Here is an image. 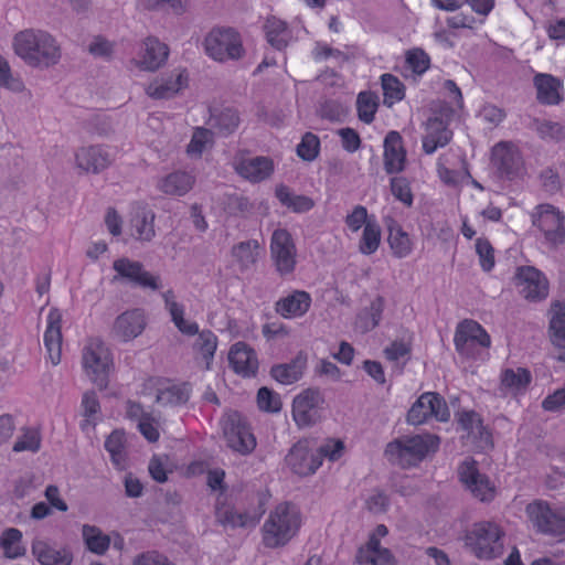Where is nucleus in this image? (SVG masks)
Masks as SVG:
<instances>
[{
  "instance_id": "nucleus-50",
  "label": "nucleus",
  "mask_w": 565,
  "mask_h": 565,
  "mask_svg": "<svg viewBox=\"0 0 565 565\" xmlns=\"http://www.w3.org/2000/svg\"><path fill=\"white\" fill-rule=\"evenodd\" d=\"M379 107V98L372 92H361L356 98L358 117L365 124H371L375 118Z\"/></svg>"
},
{
  "instance_id": "nucleus-8",
  "label": "nucleus",
  "mask_w": 565,
  "mask_h": 565,
  "mask_svg": "<svg viewBox=\"0 0 565 565\" xmlns=\"http://www.w3.org/2000/svg\"><path fill=\"white\" fill-rule=\"evenodd\" d=\"M532 224L544 236L546 244L557 247L565 243V216L554 205L539 204L531 214Z\"/></svg>"
},
{
  "instance_id": "nucleus-9",
  "label": "nucleus",
  "mask_w": 565,
  "mask_h": 565,
  "mask_svg": "<svg viewBox=\"0 0 565 565\" xmlns=\"http://www.w3.org/2000/svg\"><path fill=\"white\" fill-rule=\"evenodd\" d=\"M222 429L227 446L242 455L250 454L256 447V439L244 416L232 411L226 413L222 420Z\"/></svg>"
},
{
  "instance_id": "nucleus-21",
  "label": "nucleus",
  "mask_w": 565,
  "mask_h": 565,
  "mask_svg": "<svg viewBox=\"0 0 565 565\" xmlns=\"http://www.w3.org/2000/svg\"><path fill=\"white\" fill-rule=\"evenodd\" d=\"M228 362L234 372L243 377L255 376L258 371V359L255 350L243 341L231 347Z\"/></svg>"
},
{
  "instance_id": "nucleus-3",
  "label": "nucleus",
  "mask_w": 565,
  "mask_h": 565,
  "mask_svg": "<svg viewBox=\"0 0 565 565\" xmlns=\"http://www.w3.org/2000/svg\"><path fill=\"white\" fill-rule=\"evenodd\" d=\"M301 514L290 502H282L269 512L263 525V543L276 548L286 545L299 531Z\"/></svg>"
},
{
  "instance_id": "nucleus-11",
  "label": "nucleus",
  "mask_w": 565,
  "mask_h": 565,
  "mask_svg": "<svg viewBox=\"0 0 565 565\" xmlns=\"http://www.w3.org/2000/svg\"><path fill=\"white\" fill-rule=\"evenodd\" d=\"M431 417H435L438 422H448L450 411L440 394L426 392L412 405L406 419L408 424L417 426L426 423Z\"/></svg>"
},
{
  "instance_id": "nucleus-53",
  "label": "nucleus",
  "mask_w": 565,
  "mask_h": 565,
  "mask_svg": "<svg viewBox=\"0 0 565 565\" xmlns=\"http://www.w3.org/2000/svg\"><path fill=\"white\" fill-rule=\"evenodd\" d=\"M147 10L180 15L185 12L188 0H142Z\"/></svg>"
},
{
  "instance_id": "nucleus-12",
  "label": "nucleus",
  "mask_w": 565,
  "mask_h": 565,
  "mask_svg": "<svg viewBox=\"0 0 565 565\" xmlns=\"http://www.w3.org/2000/svg\"><path fill=\"white\" fill-rule=\"evenodd\" d=\"M513 284L519 294L531 302L547 298L550 282L546 276L534 266H519L513 275Z\"/></svg>"
},
{
  "instance_id": "nucleus-29",
  "label": "nucleus",
  "mask_w": 565,
  "mask_h": 565,
  "mask_svg": "<svg viewBox=\"0 0 565 565\" xmlns=\"http://www.w3.org/2000/svg\"><path fill=\"white\" fill-rule=\"evenodd\" d=\"M550 332L554 345L559 349L557 359L565 363V299L551 306Z\"/></svg>"
},
{
  "instance_id": "nucleus-52",
  "label": "nucleus",
  "mask_w": 565,
  "mask_h": 565,
  "mask_svg": "<svg viewBox=\"0 0 565 565\" xmlns=\"http://www.w3.org/2000/svg\"><path fill=\"white\" fill-rule=\"evenodd\" d=\"M198 334L195 347L205 360L206 369H210L217 348V337L211 330L199 331Z\"/></svg>"
},
{
  "instance_id": "nucleus-51",
  "label": "nucleus",
  "mask_w": 565,
  "mask_h": 565,
  "mask_svg": "<svg viewBox=\"0 0 565 565\" xmlns=\"http://www.w3.org/2000/svg\"><path fill=\"white\" fill-rule=\"evenodd\" d=\"M458 424L461 429L468 433V435L479 436L481 439L484 435H489L486 427L482 424V419L475 411H462L457 414Z\"/></svg>"
},
{
  "instance_id": "nucleus-19",
  "label": "nucleus",
  "mask_w": 565,
  "mask_h": 565,
  "mask_svg": "<svg viewBox=\"0 0 565 565\" xmlns=\"http://www.w3.org/2000/svg\"><path fill=\"white\" fill-rule=\"evenodd\" d=\"M188 85L185 71L175 70L170 74L157 77L145 88L146 94L153 99H169Z\"/></svg>"
},
{
  "instance_id": "nucleus-46",
  "label": "nucleus",
  "mask_w": 565,
  "mask_h": 565,
  "mask_svg": "<svg viewBox=\"0 0 565 565\" xmlns=\"http://www.w3.org/2000/svg\"><path fill=\"white\" fill-rule=\"evenodd\" d=\"M259 244L256 239L241 242L233 246L232 255L238 263L241 269H248L257 262Z\"/></svg>"
},
{
  "instance_id": "nucleus-55",
  "label": "nucleus",
  "mask_w": 565,
  "mask_h": 565,
  "mask_svg": "<svg viewBox=\"0 0 565 565\" xmlns=\"http://www.w3.org/2000/svg\"><path fill=\"white\" fill-rule=\"evenodd\" d=\"M320 150V140L312 132H306L297 146V154L305 161H313Z\"/></svg>"
},
{
  "instance_id": "nucleus-42",
  "label": "nucleus",
  "mask_w": 565,
  "mask_h": 565,
  "mask_svg": "<svg viewBox=\"0 0 565 565\" xmlns=\"http://www.w3.org/2000/svg\"><path fill=\"white\" fill-rule=\"evenodd\" d=\"M268 43L276 50H284L290 38L287 23L276 17H270L264 25Z\"/></svg>"
},
{
  "instance_id": "nucleus-5",
  "label": "nucleus",
  "mask_w": 565,
  "mask_h": 565,
  "mask_svg": "<svg viewBox=\"0 0 565 565\" xmlns=\"http://www.w3.org/2000/svg\"><path fill=\"white\" fill-rule=\"evenodd\" d=\"M205 53L216 62L225 63L244 57L241 34L232 28H214L204 40Z\"/></svg>"
},
{
  "instance_id": "nucleus-32",
  "label": "nucleus",
  "mask_w": 565,
  "mask_h": 565,
  "mask_svg": "<svg viewBox=\"0 0 565 565\" xmlns=\"http://www.w3.org/2000/svg\"><path fill=\"white\" fill-rule=\"evenodd\" d=\"M306 366L307 356L299 352L290 362L271 366L270 375L278 383L289 385L302 377Z\"/></svg>"
},
{
  "instance_id": "nucleus-56",
  "label": "nucleus",
  "mask_w": 565,
  "mask_h": 565,
  "mask_svg": "<svg viewBox=\"0 0 565 565\" xmlns=\"http://www.w3.org/2000/svg\"><path fill=\"white\" fill-rule=\"evenodd\" d=\"M41 447V436L36 429L25 428L22 436H20L13 445V451H31L36 452Z\"/></svg>"
},
{
  "instance_id": "nucleus-4",
  "label": "nucleus",
  "mask_w": 565,
  "mask_h": 565,
  "mask_svg": "<svg viewBox=\"0 0 565 565\" xmlns=\"http://www.w3.org/2000/svg\"><path fill=\"white\" fill-rule=\"evenodd\" d=\"M503 532L493 522L476 523L466 535V545L480 559L499 557L503 552Z\"/></svg>"
},
{
  "instance_id": "nucleus-25",
  "label": "nucleus",
  "mask_w": 565,
  "mask_h": 565,
  "mask_svg": "<svg viewBox=\"0 0 565 565\" xmlns=\"http://www.w3.org/2000/svg\"><path fill=\"white\" fill-rule=\"evenodd\" d=\"M76 167L86 173H99L109 167V153L99 146L82 147L75 153Z\"/></svg>"
},
{
  "instance_id": "nucleus-41",
  "label": "nucleus",
  "mask_w": 565,
  "mask_h": 565,
  "mask_svg": "<svg viewBox=\"0 0 565 565\" xmlns=\"http://www.w3.org/2000/svg\"><path fill=\"white\" fill-rule=\"evenodd\" d=\"M191 394V386L188 383L172 384L160 388L156 402L162 406H180L185 404Z\"/></svg>"
},
{
  "instance_id": "nucleus-43",
  "label": "nucleus",
  "mask_w": 565,
  "mask_h": 565,
  "mask_svg": "<svg viewBox=\"0 0 565 565\" xmlns=\"http://www.w3.org/2000/svg\"><path fill=\"white\" fill-rule=\"evenodd\" d=\"M105 449L110 456L113 465L122 470L127 462L126 438L121 430H114L105 440Z\"/></svg>"
},
{
  "instance_id": "nucleus-49",
  "label": "nucleus",
  "mask_w": 565,
  "mask_h": 565,
  "mask_svg": "<svg viewBox=\"0 0 565 565\" xmlns=\"http://www.w3.org/2000/svg\"><path fill=\"white\" fill-rule=\"evenodd\" d=\"M22 532L15 527L7 529L0 536V547L3 548L8 558H17L25 553V548L20 545Z\"/></svg>"
},
{
  "instance_id": "nucleus-58",
  "label": "nucleus",
  "mask_w": 565,
  "mask_h": 565,
  "mask_svg": "<svg viewBox=\"0 0 565 565\" xmlns=\"http://www.w3.org/2000/svg\"><path fill=\"white\" fill-rule=\"evenodd\" d=\"M406 63L417 75L424 74L430 66L428 54L422 49H412L406 53Z\"/></svg>"
},
{
  "instance_id": "nucleus-40",
  "label": "nucleus",
  "mask_w": 565,
  "mask_h": 565,
  "mask_svg": "<svg viewBox=\"0 0 565 565\" xmlns=\"http://www.w3.org/2000/svg\"><path fill=\"white\" fill-rule=\"evenodd\" d=\"M241 119L236 109L225 108L210 118V126L221 137L232 135L239 126Z\"/></svg>"
},
{
  "instance_id": "nucleus-24",
  "label": "nucleus",
  "mask_w": 565,
  "mask_h": 565,
  "mask_svg": "<svg viewBox=\"0 0 565 565\" xmlns=\"http://www.w3.org/2000/svg\"><path fill=\"white\" fill-rule=\"evenodd\" d=\"M47 326L44 332V345L47 350L51 362L57 365L62 354V312L52 308L47 315Z\"/></svg>"
},
{
  "instance_id": "nucleus-16",
  "label": "nucleus",
  "mask_w": 565,
  "mask_h": 565,
  "mask_svg": "<svg viewBox=\"0 0 565 565\" xmlns=\"http://www.w3.org/2000/svg\"><path fill=\"white\" fill-rule=\"evenodd\" d=\"M113 268L118 276L128 280L134 286L151 290H158L161 287L160 276L146 270L140 262L119 258L114 262Z\"/></svg>"
},
{
  "instance_id": "nucleus-33",
  "label": "nucleus",
  "mask_w": 565,
  "mask_h": 565,
  "mask_svg": "<svg viewBox=\"0 0 565 565\" xmlns=\"http://www.w3.org/2000/svg\"><path fill=\"white\" fill-rule=\"evenodd\" d=\"M169 49L156 38H147L140 55L139 65L147 71L158 70L168 58Z\"/></svg>"
},
{
  "instance_id": "nucleus-64",
  "label": "nucleus",
  "mask_w": 565,
  "mask_h": 565,
  "mask_svg": "<svg viewBox=\"0 0 565 565\" xmlns=\"http://www.w3.org/2000/svg\"><path fill=\"white\" fill-rule=\"evenodd\" d=\"M369 221L371 220L367 217V210L363 205H355L353 211L345 217V224L352 232H358Z\"/></svg>"
},
{
  "instance_id": "nucleus-48",
  "label": "nucleus",
  "mask_w": 565,
  "mask_h": 565,
  "mask_svg": "<svg viewBox=\"0 0 565 565\" xmlns=\"http://www.w3.org/2000/svg\"><path fill=\"white\" fill-rule=\"evenodd\" d=\"M384 99L383 103L387 107H392L395 103L402 100L405 96V87L403 83L392 74H383L381 76Z\"/></svg>"
},
{
  "instance_id": "nucleus-54",
  "label": "nucleus",
  "mask_w": 565,
  "mask_h": 565,
  "mask_svg": "<svg viewBox=\"0 0 565 565\" xmlns=\"http://www.w3.org/2000/svg\"><path fill=\"white\" fill-rule=\"evenodd\" d=\"M257 405L260 411L267 413H278L282 407L280 395L266 386L257 392Z\"/></svg>"
},
{
  "instance_id": "nucleus-62",
  "label": "nucleus",
  "mask_w": 565,
  "mask_h": 565,
  "mask_svg": "<svg viewBox=\"0 0 565 565\" xmlns=\"http://www.w3.org/2000/svg\"><path fill=\"white\" fill-rule=\"evenodd\" d=\"M215 132L213 129L196 128L193 132L192 139L188 146V152L202 153L205 146L212 141V137Z\"/></svg>"
},
{
  "instance_id": "nucleus-60",
  "label": "nucleus",
  "mask_w": 565,
  "mask_h": 565,
  "mask_svg": "<svg viewBox=\"0 0 565 565\" xmlns=\"http://www.w3.org/2000/svg\"><path fill=\"white\" fill-rule=\"evenodd\" d=\"M82 408L85 422L95 425L96 416L100 412V405L94 391H88L83 394Z\"/></svg>"
},
{
  "instance_id": "nucleus-13",
  "label": "nucleus",
  "mask_w": 565,
  "mask_h": 565,
  "mask_svg": "<svg viewBox=\"0 0 565 565\" xmlns=\"http://www.w3.org/2000/svg\"><path fill=\"white\" fill-rule=\"evenodd\" d=\"M324 397L318 388H307L292 402V418L298 427L305 428L317 424L321 418Z\"/></svg>"
},
{
  "instance_id": "nucleus-61",
  "label": "nucleus",
  "mask_w": 565,
  "mask_h": 565,
  "mask_svg": "<svg viewBox=\"0 0 565 565\" xmlns=\"http://www.w3.org/2000/svg\"><path fill=\"white\" fill-rule=\"evenodd\" d=\"M476 252L480 259V266L484 271H490L494 267V249L486 238L476 241Z\"/></svg>"
},
{
  "instance_id": "nucleus-36",
  "label": "nucleus",
  "mask_w": 565,
  "mask_h": 565,
  "mask_svg": "<svg viewBox=\"0 0 565 565\" xmlns=\"http://www.w3.org/2000/svg\"><path fill=\"white\" fill-rule=\"evenodd\" d=\"M412 343L411 341L394 340L384 348L383 354L385 359L393 364V372L398 375L404 372L406 364L412 358Z\"/></svg>"
},
{
  "instance_id": "nucleus-18",
  "label": "nucleus",
  "mask_w": 565,
  "mask_h": 565,
  "mask_svg": "<svg viewBox=\"0 0 565 565\" xmlns=\"http://www.w3.org/2000/svg\"><path fill=\"white\" fill-rule=\"evenodd\" d=\"M458 476L473 497L480 501L487 502L493 499L494 488L489 478L479 472L475 460H465L458 468Z\"/></svg>"
},
{
  "instance_id": "nucleus-7",
  "label": "nucleus",
  "mask_w": 565,
  "mask_h": 565,
  "mask_svg": "<svg viewBox=\"0 0 565 565\" xmlns=\"http://www.w3.org/2000/svg\"><path fill=\"white\" fill-rule=\"evenodd\" d=\"M525 514L533 529L550 536L565 535V513L542 499L534 500L525 507Z\"/></svg>"
},
{
  "instance_id": "nucleus-1",
  "label": "nucleus",
  "mask_w": 565,
  "mask_h": 565,
  "mask_svg": "<svg viewBox=\"0 0 565 565\" xmlns=\"http://www.w3.org/2000/svg\"><path fill=\"white\" fill-rule=\"evenodd\" d=\"M14 54L23 63L38 70H49L62 58V47L57 39L43 29H24L12 39Z\"/></svg>"
},
{
  "instance_id": "nucleus-35",
  "label": "nucleus",
  "mask_w": 565,
  "mask_h": 565,
  "mask_svg": "<svg viewBox=\"0 0 565 565\" xmlns=\"http://www.w3.org/2000/svg\"><path fill=\"white\" fill-rule=\"evenodd\" d=\"M493 162L501 174L511 179L520 169L521 157L504 142H500L493 149Z\"/></svg>"
},
{
  "instance_id": "nucleus-6",
  "label": "nucleus",
  "mask_w": 565,
  "mask_h": 565,
  "mask_svg": "<svg viewBox=\"0 0 565 565\" xmlns=\"http://www.w3.org/2000/svg\"><path fill=\"white\" fill-rule=\"evenodd\" d=\"M83 366L90 381L100 390L108 386L114 369L113 354L99 339H92L83 349Z\"/></svg>"
},
{
  "instance_id": "nucleus-26",
  "label": "nucleus",
  "mask_w": 565,
  "mask_h": 565,
  "mask_svg": "<svg viewBox=\"0 0 565 565\" xmlns=\"http://www.w3.org/2000/svg\"><path fill=\"white\" fill-rule=\"evenodd\" d=\"M236 172L250 182H262L274 172V162L268 157H254L239 160L235 166Z\"/></svg>"
},
{
  "instance_id": "nucleus-23",
  "label": "nucleus",
  "mask_w": 565,
  "mask_h": 565,
  "mask_svg": "<svg viewBox=\"0 0 565 565\" xmlns=\"http://www.w3.org/2000/svg\"><path fill=\"white\" fill-rule=\"evenodd\" d=\"M312 299L305 290H294L286 297L275 302V311L285 319H294L305 316L310 309Z\"/></svg>"
},
{
  "instance_id": "nucleus-39",
  "label": "nucleus",
  "mask_w": 565,
  "mask_h": 565,
  "mask_svg": "<svg viewBox=\"0 0 565 565\" xmlns=\"http://www.w3.org/2000/svg\"><path fill=\"white\" fill-rule=\"evenodd\" d=\"M278 201L295 213L310 211L315 202L311 198L294 193L287 185L280 184L275 191Z\"/></svg>"
},
{
  "instance_id": "nucleus-10",
  "label": "nucleus",
  "mask_w": 565,
  "mask_h": 565,
  "mask_svg": "<svg viewBox=\"0 0 565 565\" xmlns=\"http://www.w3.org/2000/svg\"><path fill=\"white\" fill-rule=\"evenodd\" d=\"M270 259L279 276L291 275L297 265V247L286 228H276L270 237Z\"/></svg>"
},
{
  "instance_id": "nucleus-17",
  "label": "nucleus",
  "mask_w": 565,
  "mask_h": 565,
  "mask_svg": "<svg viewBox=\"0 0 565 565\" xmlns=\"http://www.w3.org/2000/svg\"><path fill=\"white\" fill-rule=\"evenodd\" d=\"M285 461L294 473L309 476L321 466V456L316 455V450L310 447V441L303 439L290 448Z\"/></svg>"
},
{
  "instance_id": "nucleus-30",
  "label": "nucleus",
  "mask_w": 565,
  "mask_h": 565,
  "mask_svg": "<svg viewBox=\"0 0 565 565\" xmlns=\"http://www.w3.org/2000/svg\"><path fill=\"white\" fill-rule=\"evenodd\" d=\"M32 554L41 565H71L73 562V554L67 547L56 550L41 540L32 543Z\"/></svg>"
},
{
  "instance_id": "nucleus-37",
  "label": "nucleus",
  "mask_w": 565,
  "mask_h": 565,
  "mask_svg": "<svg viewBox=\"0 0 565 565\" xmlns=\"http://www.w3.org/2000/svg\"><path fill=\"white\" fill-rule=\"evenodd\" d=\"M383 310L384 299L379 296L371 301L369 307L358 313L354 322L355 329L361 333H367L375 329L382 319Z\"/></svg>"
},
{
  "instance_id": "nucleus-38",
  "label": "nucleus",
  "mask_w": 565,
  "mask_h": 565,
  "mask_svg": "<svg viewBox=\"0 0 565 565\" xmlns=\"http://www.w3.org/2000/svg\"><path fill=\"white\" fill-rule=\"evenodd\" d=\"M193 184V175L188 172L175 171L161 179L159 189L166 194L182 196L192 189Z\"/></svg>"
},
{
  "instance_id": "nucleus-47",
  "label": "nucleus",
  "mask_w": 565,
  "mask_h": 565,
  "mask_svg": "<svg viewBox=\"0 0 565 565\" xmlns=\"http://www.w3.org/2000/svg\"><path fill=\"white\" fill-rule=\"evenodd\" d=\"M381 243V227L373 218L363 227L362 236L359 243V252L363 255L374 254Z\"/></svg>"
},
{
  "instance_id": "nucleus-2",
  "label": "nucleus",
  "mask_w": 565,
  "mask_h": 565,
  "mask_svg": "<svg viewBox=\"0 0 565 565\" xmlns=\"http://www.w3.org/2000/svg\"><path fill=\"white\" fill-rule=\"evenodd\" d=\"M440 438L434 434L403 436L386 445L384 455L386 459L403 469L416 467L428 454L436 452Z\"/></svg>"
},
{
  "instance_id": "nucleus-22",
  "label": "nucleus",
  "mask_w": 565,
  "mask_h": 565,
  "mask_svg": "<svg viewBox=\"0 0 565 565\" xmlns=\"http://www.w3.org/2000/svg\"><path fill=\"white\" fill-rule=\"evenodd\" d=\"M384 170L387 174L399 173L405 169L406 150L401 134L392 130L384 138Z\"/></svg>"
},
{
  "instance_id": "nucleus-31",
  "label": "nucleus",
  "mask_w": 565,
  "mask_h": 565,
  "mask_svg": "<svg viewBox=\"0 0 565 565\" xmlns=\"http://www.w3.org/2000/svg\"><path fill=\"white\" fill-rule=\"evenodd\" d=\"M154 212L145 204H138L130 220L132 235L143 242H150L154 235Z\"/></svg>"
},
{
  "instance_id": "nucleus-15",
  "label": "nucleus",
  "mask_w": 565,
  "mask_h": 565,
  "mask_svg": "<svg viewBox=\"0 0 565 565\" xmlns=\"http://www.w3.org/2000/svg\"><path fill=\"white\" fill-rule=\"evenodd\" d=\"M452 110L435 114L426 122V134L423 137V150L426 154H433L438 148L446 147L452 139L449 129Z\"/></svg>"
},
{
  "instance_id": "nucleus-34",
  "label": "nucleus",
  "mask_w": 565,
  "mask_h": 565,
  "mask_svg": "<svg viewBox=\"0 0 565 565\" xmlns=\"http://www.w3.org/2000/svg\"><path fill=\"white\" fill-rule=\"evenodd\" d=\"M164 308L171 316V320L177 329L185 335H195L199 333V324L194 321L184 319V306L175 300L173 290L169 289L162 294Z\"/></svg>"
},
{
  "instance_id": "nucleus-57",
  "label": "nucleus",
  "mask_w": 565,
  "mask_h": 565,
  "mask_svg": "<svg viewBox=\"0 0 565 565\" xmlns=\"http://www.w3.org/2000/svg\"><path fill=\"white\" fill-rule=\"evenodd\" d=\"M534 126L542 139L562 140L565 138V128L559 122L536 119Z\"/></svg>"
},
{
  "instance_id": "nucleus-44",
  "label": "nucleus",
  "mask_w": 565,
  "mask_h": 565,
  "mask_svg": "<svg viewBox=\"0 0 565 565\" xmlns=\"http://www.w3.org/2000/svg\"><path fill=\"white\" fill-rule=\"evenodd\" d=\"M82 536L86 548L94 554L104 555L109 550L110 537L95 525L84 524Z\"/></svg>"
},
{
  "instance_id": "nucleus-59",
  "label": "nucleus",
  "mask_w": 565,
  "mask_h": 565,
  "mask_svg": "<svg viewBox=\"0 0 565 565\" xmlns=\"http://www.w3.org/2000/svg\"><path fill=\"white\" fill-rule=\"evenodd\" d=\"M391 192L396 200L401 201L406 206H412L413 193L406 178L393 177L391 179Z\"/></svg>"
},
{
  "instance_id": "nucleus-45",
  "label": "nucleus",
  "mask_w": 565,
  "mask_h": 565,
  "mask_svg": "<svg viewBox=\"0 0 565 565\" xmlns=\"http://www.w3.org/2000/svg\"><path fill=\"white\" fill-rule=\"evenodd\" d=\"M531 373L527 369H505L501 373V388L508 392L524 390L531 382Z\"/></svg>"
},
{
  "instance_id": "nucleus-63",
  "label": "nucleus",
  "mask_w": 565,
  "mask_h": 565,
  "mask_svg": "<svg viewBox=\"0 0 565 565\" xmlns=\"http://www.w3.org/2000/svg\"><path fill=\"white\" fill-rule=\"evenodd\" d=\"M344 444L341 440H329L316 449V455L323 458H328L331 461H335L343 455Z\"/></svg>"
},
{
  "instance_id": "nucleus-28",
  "label": "nucleus",
  "mask_w": 565,
  "mask_h": 565,
  "mask_svg": "<svg viewBox=\"0 0 565 565\" xmlns=\"http://www.w3.org/2000/svg\"><path fill=\"white\" fill-rule=\"evenodd\" d=\"M384 223L388 232L387 242L394 257H407L413 252V242L408 233L391 216L385 217Z\"/></svg>"
},
{
  "instance_id": "nucleus-14",
  "label": "nucleus",
  "mask_w": 565,
  "mask_h": 565,
  "mask_svg": "<svg viewBox=\"0 0 565 565\" xmlns=\"http://www.w3.org/2000/svg\"><path fill=\"white\" fill-rule=\"evenodd\" d=\"M454 343L459 354L470 358L475 355L477 345L489 348L491 339L480 323L473 320H465L457 327Z\"/></svg>"
},
{
  "instance_id": "nucleus-27",
  "label": "nucleus",
  "mask_w": 565,
  "mask_h": 565,
  "mask_svg": "<svg viewBox=\"0 0 565 565\" xmlns=\"http://www.w3.org/2000/svg\"><path fill=\"white\" fill-rule=\"evenodd\" d=\"M536 88V99L542 105H558L562 102L561 90L563 83L559 78L546 74L537 73L533 78Z\"/></svg>"
},
{
  "instance_id": "nucleus-20",
  "label": "nucleus",
  "mask_w": 565,
  "mask_h": 565,
  "mask_svg": "<svg viewBox=\"0 0 565 565\" xmlns=\"http://www.w3.org/2000/svg\"><path fill=\"white\" fill-rule=\"evenodd\" d=\"M146 327V318L140 309L127 310L119 315L111 329L114 338L121 342H128L142 333Z\"/></svg>"
}]
</instances>
